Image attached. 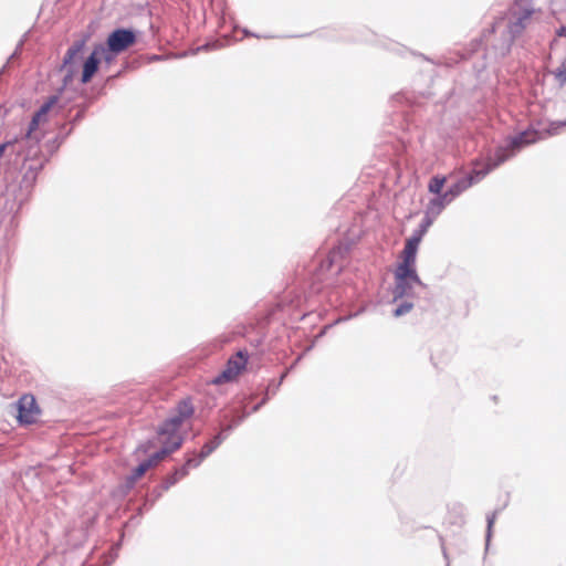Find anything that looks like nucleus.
Listing matches in <instances>:
<instances>
[{
	"label": "nucleus",
	"mask_w": 566,
	"mask_h": 566,
	"mask_svg": "<svg viewBox=\"0 0 566 566\" xmlns=\"http://www.w3.org/2000/svg\"><path fill=\"white\" fill-rule=\"evenodd\" d=\"M560 127H566V120L548 123L537 120L536 123L531 124L527 129L507 137L503 145L496 147L494 154L488 158L486 163L475 167L469 175L459 178L455 182L450 185L446 190L447 193L452 200H454L467 189L480 182L492 170L515 157L523 148L537 143L538 140H543L548 136L558 134Z\"/></svg>",
	"instance_id": "obj_1"
},
{
	"label": "nucleus",
	"mask_w": 566,
	"mask_h": 566,
	"mask_svg": "<svg viewBox=\"0 0 566 566\" xmlns=\"http://www.w3.org/2000/svg\"><path fill=\"white\" fill-rule=\"evenodd\" d=\"M531 0H515L505 18L496 19L482 34L483 39L500 55H506L514 43L532 23L536 13Z\"/></svg>",
	"instance_id": "obj_2"
},
{
	"label": "nucleus",
	"mask_w": 566,
	"mask_h": 566,
	"mask_svg": "<svg viewBox=\"0 0 566 566\" xmlns=\"http://www.w3.org/2000/svg\"><path fill=\"white\" fill-rule=\"evenodd\" d=\"M415 286L424 287L416 269H407V272L403 273L401 268H397L395 271V289L392 292L394 301L397 302L399 298L413 297Z\"/></svg>",
	"instance_id": "obj_3"
},
{
	"label": "nucleus",
	"mask_w": 566,
	"mask_h": 566,
	"mask_svg": "<svg viewBox=\"0 0 566 566\" xmlns=\"http://www.w3.org/2000/svg\"><path fill=\"white\" fill-rule=\"evenodd\" d=\"M85 46V40L75 41L66 51L63 64L61 66V71L65 73L64 75V84L67 85L73 76L77 72V62L81 59L82 51Z\"/></svg>",
	"instance_id": "obj_4"
},
{
	"label": "nucleus",
	"mask_w": 566,
	"mask_h": 566,
	"mask_svg": "<svg viewBox=\"0 0 566 566\" xmlns=\"http://www.w3.org/2000/svg\"><path fill=\"white\" fill-rule=\"evenodd\" d=\"M136 41L134 31L128 29H116L107 38V53H120L133 45Z\"/></svg>",
	"instance_id": "obj_5"
},
{
	"label": "nucleus",
	"mask_w": 566,
	"mask_h": 566,
	"mask_svg": "<svg viewBox=\"0 0 566 566\" xmlns=\"http://www.w3.org/2000/svg\"><path fill=\"white\" fill-rule=\"evenodd\" d=\"M104 59L106 62H111L113 60V55L107 53L106 46L104 44L95 45L93 52L87 57L83 65L82 72V83H87L91 81L95 72L97 71L98 63L101 59Z\"/></svg>",
	"instance_id": "obj_6"
},
{
	"label": "nucleus",
	"mask_w": 566,
	"mask_h": 566,
	"mask_svg": "<svg viewBox=\"0 0 566 566\" xmlns=\"http://www.w3.org/2000/svg\"><path fill=\"white\" fill-rule=\"evenodd\" d=\"M193 408L187 400L179 402L177 407V415L169 417L165 420L158 430V433H172L177 432L181 423L192 415Z\"/></svg>",
	"instance_id": "obj_7"
},
{
	"label": "nucleus",
	"mask_w": 566,
	"mask_h": 566,
	"mask_svg": "<svg viewBox=\"0 0 566 566\" xmlns=\"http://www.w3.org/2000/svg\"><path fill=\"white\" fill-rule=\"evenodd\" d=\"M57 108H39V111L33 115L31 122L29 123L28 129L22 135V138L39 143L42 138V135L36 134L38 128L45 124L50 116H52V113Z\"/></svg>",
	"instance_id": "obj_8"
},
{
	"label": "nucleus",
	"mask_w": 566,
	"mask_h": 566,
	"mask_svg": "<svg viewBox=\"0 0 566 566\" xmlns=\"http://www.w3.org/2000/svg\"><path fill=\"white\" fill-rule=\"evenodd\" d=\"M420 242L421 240L419 235H411L409 239H407L402 251V261L397 266L401 268L403 273L407 272V269H415L416 255Z\"/></svg>",
	"instance_id": "obj_9"
},
{
	"label": "nucleus",
	"mask_w": 566,
	"mask_h": 566,
	"mask_svg": "<svg viewBox=\"0 0 566 566\" xmlns=\"http://www.w3.org/2000/svg\"><path fill=\"white\" fill-rule=\"evenodd\" d=\"M38 413L39 410L33 398L29 399L24 397L20 400L17 417L20 423H33Z\"/></svg>",
	"instance_id": "obj_10"
},
{
	"label": "nucleus",
	"mask_w": 566,
	"mask_h": 566,
	"mask_svg": "<svg viewBox=\"0 0 566 566\" xmlns=\"http://www.w3.org/2000/svg\"><path fill=\"white\" fill-rule=\"evenodd\" d=\"M247 364L245 357L240 352L238 358L230 359L228 367L217 377L216 382L229 381L237 376Z\"/></svg>",
	"instance_id": "obj_11"
},
{
	"label": "nucleus",
	"mask_w": 566,
	"mask_h": 566,
	"mask_svg": "<svg viewBox=\"0 0 566 566\" xmlns=\"http://www.w3.org/2000/svg\"><path fill=\"white\" fill-rule=\"evenodd\" d=\"M452 201L453 200L451 199V197H449L447 191H444L441 195H436V197L429 200L426 207V211H428V213H430L431 216L438 218L440 213L443 211V209Z\"/></svg>",
	"instance_id": "obj_12"
},
{
	"label": "nucleus",
	"mask_w": 566,
	"mask_h": 566,
	"mask_svg": "<svg viewBox=\"0 0 566 566\" xmlns=\"http://www.w3.org/2000/svg\"><path fill=\"white\" fill-rule=\"evenodd\" d=\"M226 439V436H223V432H219L216 434L209 442L205 443L201 452L199 453L201 458L206 459L208 455H210Z\"/></svg>",
	"instance_id": "obj_13"
},
{
	"label": "nucleus",
	"mask_w": 566,
	"mask_h": 566,
	"mask_svg": "<svg viewBox=\"0 0 566 566\" xmlns=\"http://www.w3.org/2000/svg\"><path fill=\"white\" fill-rule=\"evenodd\" d=\"M151 468V463L150 461H143L142 463H139L135 470L133 471V473L127 478V485L128 488H132L135 482L140 479L146 472L147 470H149Z\"/></svg>",
	"instance_id": "obj_14"
},
{
	"label": "nucleus",
	"mask_w": 566,
	"mask_h": 566,
	"mask_svg": "<svg viewBox=\"0 0 566 566\" xmlns=\"http://www.w3.org/2000/svg\"><path fill=\"white\" fill-rule=\"evenodd\" d=\"M160 436H168L167 441L164 442L163 448L167 450V453L178 450L182 444V438L177 436L176 432L172 433H159Z\"/></svg>",
	"instance_id": "obj_15"
},
{
	"label": "nucleus",
	"mask_w": 566,
	"mask_h": 566,
	"mask_svg": "<svg viewBox=\"0 0 566 566\" xmlns=\"http://www.w3.org/2000/svg\"><path fill=\"white\" fill-rule=\"evenodd\" d=\"M188 475V470L186 467H181L179 469H176L175 472L167 476L166 480L163 483L164 490H169L171 486H174L180 479Z\"/></svg>",
	"instance_id": "obj_16"
},
{
	"label": "nucleus",
	"mask_w": 566,
	"mask_h": 566,
	"mask_svg": "<svg viewBox=\"0 0 566 566\" xmlns=\"http://www.w3.org/2000/svg\"><path fill=\"white\" fill-rule=\"evenodd\" d=\"M446 182H447V177L436 175L430 179V181L428 184V191L433 195H441V193H443L442 188L446 185Z\"/></svg>",
	"instance_id": "obj_17"
},
{
	"label": "nucleus",
	"mask_w": 566,
	"mask_h": 566,
	"mask_svg": "<svg viewBox=\"0 0 566 566\" xmlns=\"http://www.w3.org/2000/svg\"><path fill=\"white\" fill-rule=\"evenodd\" d=\"M436 219L437 218L434 216H431L430 213H428V211H426L424 218L420 223L419 229L412 235H419L420 240H422V237L424 235V233L428 231V229Z\"/></svg>",
	"instance_id": "obj_18"
},
{
	"label": "nucleus",
	"mask_w": 566,
	"mask_h": 566,
	"mask_svg": "<svg viewBox=\"0 0 566 566\" xmlns=\"http://www.w3.org/2000/svg\"><path fill=\"white\" fill-rule=\"evenodd\" d=\"M554 75L555 81L559 85H564L566 83V57L563 62L551 72Z\"/></svg>",
	"instance_id": "obj_19"
},
{
	"label": "nucleus",
	"mask_w": 566,
	"mask_h": 566,
	"mask_svg": "<svg viewBox=\"0 0 566 566\" xmlns=\"http://www.w3.org/2000/svg\"><path fill=\"white\" fill-rule=\"evenodd\" d=\"M413 307V303L409 301L401 302L394 311V316L400 317L408 314Z\"/></svg>",
	"instance_id": "obj_20"
},
{
	"label": "nucleus",
	"mask_w": 566,
	"mask_h": 566,
	"mask_svg": "<svg viewBox=\"0 0 566 566\" xmlns=\"http://www.w3.org/2000/svg\"><path fill=\"white\" fill-rule=\"evenodd\" d=\"M248 416L249 413L245 411L241 412L240 415H237L235 417H233L232 422L230 424L222 427L221 431H231L234 427L239 426Z\"/></svg>",
	"instance_id": "obj_21"
},
{
	"label": "nucleus",
	"mask_w": 566,
	"mask_h": 566,
	"mask_svg": "<svg viewBox=\"0 0 566 566\" xmlns=\"http://www.w3.org/2000/svg\"><path fill=\"white\" fill-rule=\"evenodd\" d=\"M168 455L167 450L161 448L159 451L155 452L149 459L146 461H150L151 467L159 463L161 460H164Z\"/></svg>",
	"instance_id": "obj_22"
},
{
	"label": "nucleus",
	"mask_w": 566,
	"mask_h": 566,
	"mask_svg": "<svg viewBox=\"0 0 566 566\" xmlns=\"http://www.w3.org/2000/svg\"><path fill=\"white\" fill-rule=\"evenodd\" d=\"M205 459L201 458L200 454H198L197 457H192V458H188L186 463L182 465V467H186L187 470L189 468H197L201 464V462L203 461Z\"/></svg>",
	"instance_id": "obj_23"
},
{
	"label": "nucleus",
	"mask_w": 566,
	"mask_h": 566,
	"mask_svg": "<svg viewBox=\"0 0 566 566\" xmlns=\"http://www.w3.org/2000/svg\"><path fill=\"white\" fill-rule=\"evenodd\" d=\"M495 517H496V512H493L492 514L488 515V518H486V522H488L486 544H489V542H490L491 534H492V527H493V524L495 522Z\"/></svg>",
	"instance_id": "obj_24"
},
{
	"label": "nucleus",
	"mask_w": 566,
	"mask_h": 566,
	"mask_svg": "<svg viewBox=\"0 0 566 566\" xmlns=\"http://www.w3.org/2000/svg\"><path fill=\"white\" fill-rule=\"evenodd\" d=\"M301 359H302V355H301V356H298V357L296 358L295 363H294V364H293V365H292V366H291V367H290L285 373H283V375H282V376H281V378H280V384H281V382L283 381V379L286 377V375L289 374V371H290L292 368H294V366H295V365H296Z\"/></svg>",
	"instance_id": "obj_25"
},
{
	"label": "nucleus",
	"mask_w": 566,
	"mask_h": 566,
	"mask_svg": "<svg viewBox=\"0 0 566 566\" xmlns=\"http://www.w3.org/2000/svg\"><path fill=\"white\" fill-rule=\"evenodd\" d=\"M57 101V97L56 96H51L48 101H45L42 106H54V104L56 103Z\"/></svg>",
	"instance_id": "obj_26"
},
{
	"label": "nucleus",
	"mask_w": 566,
	"mask_h": 566,
	"mask_svg": "<svg viewBox=\"0 0 566 566\" xmlns=\"http://www.w3.org/2000/svg\"><path fill=\"white\" fill-rule=\"evenodd\" d=\"M265 402V399H263L259 405L254 406L252 411H258L260 409V407Z\"/></svg>",
	"instance_id": "obj_27"
},
{
	"label": "nucleus",
	"mask_w": 566,
	"mask_h": 566,
	"mask_svg": "<svg viewBox=\"0 0 566 566\" xmlns=\"http://www.w3.org/2000/svg\"><path fill=\"white\" fill-rule=\"evenodd\" d=\"M566 29L564 27H562L558 31H557V34L558 35H563L565 33Z\"/></svg>",
	"instance_id": "obj_28"
}]
</instances>
